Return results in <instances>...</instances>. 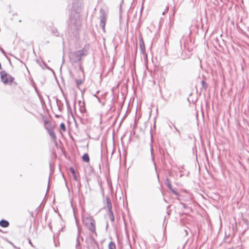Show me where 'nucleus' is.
Segmentation results:
<instances>
[{"instance_id": "20e7f679", "label": "nucleus", "mask_w": 249, "mask_h": 249, "mask_svg": "<svg viewBox=\"0 0 249 249\" xmlns=\"http://www.w3.org/2000/svg\"><path fill=\"white\" fill-rule=\"evenodd\" d=\"M0 77L2 82L5 85H11L14 80L13 77L7 74L5 71L0 72Z\"/></svg>"}, {"instance_id": "4468645a", "label": "nucleus", "mask_w": 249, "mask_h": 249, "mask_svg": "<svg viewBox=\"0 0 249 249\" xmlns=\"http://www.w3.org/2000/svg\"><path fill=\"white\" fill-rule=\"evenodd\" d=\"M70 171H71V174H72L74 179L75 180L77 181L78 180V179H77V177L76 175L75 170L74 169V168L73 167H71Z\"/></svg>"}, {"instance_id": "7c9ffc66", "label": "nucleus", "mask_w": 249, "mask_h": 249, "mask_svg": "<svg viewBox=\"0 0 249 249\" xmlns=\"http://www.w3.org/2000/svg\"><path fill=\"white\" fill-rule=\"evenodd\" d=\"M170 128H171V126L170 125H169Z\"/></svg>"}, {"instance_id": "f8f14e48", "label": "nucleus", "mask_w": 249, "mask_h": 249, "mask_svg": "<svg viewBox=\"0 0 249 249\" xmlns=\"http://www.w3.org/2000/svg\"><path fill=\"white\" fill-rule=\"evenodd\" d=\"M9 225V223L6 220H1L0 221V226L3 228L8 227Z\"/></svg>"}, {"instance_id": "6e6552de", "label": "nucleus", "mask_w": 249, "mask_h": 249, "mask_svg": "<svg viewBox=\"0 0 249 249\" xmlns=\"http://www.w3.org/2000/svg\"><path fill=\"white\" fill-rule=\"evenodd\" d=\"M78 235L76 239V244L75 248L76 249H80V238H81V240H83V237L80 236V230L78 228Z\"/></svg>"}, {"instance_id": "39448f33", "label": "nucleus", "mask_w": 249, "mask_h": 249, "mask_svg": "<svg viewBox=\"0 0 249 249\" xmlns=\"http://www.w3.org/2000/svg\"><path fill=\"white\" fill-rule=\"evenodd\" d=\"M106 13L104 9H101L100 10V26L104 32H105V25L106 22Z\"/></svg>"}, {"instance_id": "dca6fc26", "label": "nucleus", "mask_w": 249, "mask_h": 249, "mask_svg": "<svg viewBox=\"0 0 249 249\" xmlns=\"http://www.w3.org/2000/svg\"><path fill=\"white\" fill-rule=\"evenodd\" d=\"M109 216L110 220L112 222L114 221V217L113 215V213L112 211H110V212H109Z\"/></svg>"}, {"instance_id": "bb28decb", "label": "nucleus", "mask_w": 249, "mask_h": 249, "mask_svg": "<svg viewBox=\"0 0 249 249\" xmlns=\"http://www.w3.org/2000/svg\"><path fill=\"white\" fill-rule=\"evenodd\" d=\"M171 191H172V190H173V189L172 188V185L171 186V187L170 188H168Z\"/></svg>"}, {"instance_id": "2eb2a0df", "label": "nucleus", "mask_w": 249, "mask_h": 249, "mask_svg": "<svg viewBox=\"0 0 249 249\" xmlns=\"http://www.w3.org/2000/svg\"><path fill=\"white\" fill-rule=\"evenodd\" d=\"M108 249H116V245L113 242H110L108 244Z\"/></svg>"}, {"instance_id": "6ab92c4d", "label": "nucleus", "mask_w": 249, "mask_h": 249, "mask_svg": "<svg viewBox=\"0 0 249 249\" xmlns=\"http://www.w3.org/2000/svg\"><path fill=\"white\" fill-rule=\"evenodd\" d=\"M150 152H151V155L152 157V161H154V156H153V146L151 144L150 145Z\"/></svg>"}, {"instance_id": "a211bd4d", "label": "nucleus", "mask_w": 249, "mask_h": 249, "mask_svg": "<svg viewBox=\"0 0 249 249\" xmlns=\"http://www.w3.org/2000/svg\"><path fill=\"white\" fill-rule=\"evenodd\" d=\"M165 185H166V186L168 188H170L171 187V184L170 180L168 178H167L166 179L165 182Z\"/></svg>"}, {"instance_id": "0eeeda50", "label": "nucleus", "mask_w": 249, "mask_h": 249, "mask_svg": "<svg viewBox=\"0 0 249 249\" xmlns=\"http://www.w3.org/2000/svg\"><path fill=\"white\" fill-rule=\"evenodd\" d=\"M47 129L48 130V132L50 136H51L52 139L53 141L54 142H56V135L53 131V130L51 128H47Z\"/></svg>"}, {"instance_id": "5701e85b", "label": "nucleus", "mask_w": 249, "mask_h": 249, "mask_svg": "<svg viewBox=\"0 0 249 249\" xmlns=\"http://www.w3.org/2000/svg\"><path fill=\"white\" fill-rule=\"evenodd\" d=\"M172 193H173L174 195H176V196H178V192L177 191H176V190H174V189H173V190H172Z\"/></svg>"}, {"instance_id": "9b49d317", "label": "nucleus", "mask_w": 249, "mask_h": 249, "mask_svg": "<svg viewBox=\"0 0 249 249\" xmlns=\"http://www.w3.org/2000/svg\"><path fill=\"white\" fill-rule=\"evenodd\" d=\"M106 201H107V207L108 210V212H110V211H112V204H111L110 199L109 197H107L106 198Z\"/></svg>"}, {"instance_id": "9d476101", "label": "nucleus", "mask_w": 249, "mask_h": 249, "mask_svg": "<svg viewBox=\"0 0 249 249\" xmlns=\"http://www.w3.org/2000/svg\"><path fill=\"white\" fill-rule=\"evenodd\" d=\"M106 201H107V207L108 210V212H110V211H112V204H111L110 199L109 197H107L106 198Z\"/></svg>"}, {"instance_id": "c85d7f7f", "label": "nucleus", "mask_w": 249, "mask_h": 249, "mask_svg": "<svg viewBox=\"0 0 249 249\" xmlns=\"http://www.w3.org/2000/svg\"><path fill=\"white\" fill-rule=\"evenodd\" d=\"M154 166L156 167V164H155V163L154 162ZM155 168L156 169V168L155 167Z\"/></svg>"}, {"instance_id": "f257e3e1", "label": "nucleus", "mask_w": 249, "mask_h": 249, "mask_svg": "<svg viewBox=\"0 0 249 249\" xmlns=\"http://www.w3.org/2000/svg\"><path fill=\"white\" fill-rule=\"evenodd\" d=\"M80 25V16L78 12V9H77L74 13L72 12L71 13L69 26L71 30L74 32H76L78 30Z\"/></svg>"}, {"instance_id": "ddd939ff", "label": "nucleus", "mask_w": 249, "mask_h": 249, "mask_svg": "<svg viewBox=\"0 0 249 249\" xmlns=\"http://www.w3.org/2000/svg\"><path fill=\"white\" fill-rule=\"evenodd\" d=\"M82 160L84 161L89 162V158L87 153H85L82 156Z\"/></svg>"}, {"instance_id": "423d86ee", "label": "nucleus", "mask_w": 249, "mask_h": 249, "mask_svg": "<svg viewBox=\"0 0 249 249\" xmlns=\"http://www.w3.org/2000/svg\"><path fill=\"white\" fill-rule=\"evenodd\" d=\"M139 44L141 53L143 55V56L146 57L147 54L145 53L144 43L142 38H139Z\"/></svg>"}, {"instance_id": "393cba45", "label": "nucleus", "mask_w": 249, "mask_h": 249, "mask_svg": "<svg viewBox=\"0 0 249 249\" xmlns=\"http://www.w3.org/2000/svg\"><path fill=\"white\" fill-rule=\"evenodd\" d=\"M76 83L77 85H80L82 84V81L81 80H77L76 81Z\"/></svg>"}, {"instance_id": "1a4fd4ad", "label": "nucleus", "mask_w": 249, "mask_h": 249, "mask_svg": "<svg viewBox=\"0 0 249 249\" xmlns=\"http://www.w3.org/2000/svg\"><path fill=\"white\" fill-rule=\"evenodd\" d=\"M189 42H191L189 38H186L185 41L184 43V47L185 49H187L189 53H190L192 51L193 48L190 46Z\"/></svg>"}, {"instance_id": "cd10ccee", "label": "nucleus", "mask_w": 249, "mask_h": 249, "mask_svg": "<svg viewBox=\"0 0 249 249\" xmlns=\"http://www.w3.org/2000/svg\"><path fill=\"white\" fill-rule=\"evenodd\" d=\"M79 4L81 5V3H78L77 7H79Z\"/></svg>"}, {"instance_id": "2f4dec72", "label": "nucleus", "mask_w": 249, "mask_h": 249, "mask_svg": "<svg viewBox=\"0 0 249 249\" xmlns=\"http://www.w3.org/2000/svg\"><path fill=\"white\" fill-rule=\"evenodd\" d=\"M29 243H30L31 244H32L31 242L30 241H29Z\"/></svg>"}, {"instance_id": "b1692460", "label": "nucleus", "mask_w": 249, "mask_h": 249, "mask_svg": "<svg viewBox=\"0 0 249 249\" xmlns=\"http://www.w3.org/2000/svg\"><path fill=\"white\" fill-rule=\"evenodd\" d=\"M190 55H191V54H190V53H189V54H188L187 55V56H183V54H182L181 55V56H182V58H183V59H186V58H189V57H190Z\"/></svg>"}, {"instance_id": "f3484780", "label": "nucleus", "mask_w": 249, "mask_h": 249, "mask_svg": "<svg viewBox=\"0 0 249 249\" xmlns=\"http://www.w3.org/2000/svg\"><path fill=\"white\" fill-rule=\"evenodd\" d=\"M201 84H202V87L203 89H204L205 90L207 88V84L203 80H202L201 81Z\"/></svg>"}, {"instance_id": "c756f323", "label": "nucleus", "mask_w": 249, "mask_h": 249, "mask_svg": "<svg viewBox=\"0 0 249 249\" xmlns=\"http://www.w3.org/2000/svg\"><path fill=\"white\" fill-rule=\"evenodd\" d=\"M1 51H2L3 53H4V51H3L2 49H1Z\"/></svg>"}, {"instance_id": "aec40b11", "label": "nucleus", "mask_w": 249, "mask_h": 249, "mask_svg": "<svg viewBox=\"0 0 249 249\" xmlns=\"http://www.w3.org/2000/svg\"><path fill=\"white\" fill-rule=\"evenodd\" d=\"M60 127L63 131H66V126L64 123H61L60 125Z\"/></svg>"}, {"instance_id": "7ed1b4c3", "label": "nucleus", "mask_w": 249, "mask_h": 249, "mask_svg": "<svg viewBox=\"0 0 249 249\" xmlns=\"http://www.w3.org/2000/svg\"><path fill=\"white\" fill-rule=\"evenodd\" d=\"M87 55V51L84 49L71 52L69 53V58L71 63L79 62L83 56Z\"/></svg>"}, {"instance_id": "412c9836", "label": "nucleus", "mask_w": 249, "mask_h": 249, "mask_svg": "<svg viewBox=\"0 0 249 249\" xmlns=\"http://www.w3.org/2000/svg\"><path fill=\"white\" fill-rule=\"evenodd\" d=\"M52 33L56 36H59L58 31L56 29H53Z\"/></svg>"}, {"instance_id": "4be33fe9", "label": "nucleus", "mask_w": 249, "mask_h": 249, "mask_svg": "<svg viewBox=\"0 0 249 249\" xmlns=\"http://www.w3.org/2000/svg\"><path fill=\"white\" fill-rule=\"evenodd\" d=\"M173 126L174 128V129H175L176 131L178 133V135L180 136V131L178 130V129L176 126V125L175 124H173Z\"/></svg>"}, {"instance_id": "a878e982", "label": "nucleus", "mask_w": 249, "mask_h": 249, "mask_svg": "<svg viewBox=\"0 0 249 249\" xmlns=\"http://www.w3.org/2000/svg\"><path fill=\"white\" fill-rule=\"evenodd\" d=\"M75 5H76V3H72V7H73V9L75 8Z\"/></svg>"}, {"instance_id": "f03ea898", "label": "nucleus", "mask_w": 249, "mask_h": 249, "mask_svg": "<svg viewBox=\"0 0 249 249\" xmlns=\"http://www.w3.org/2000/svg\"><path fill=\"white\" fill-rule=\"evenodd\" d=\"M82 222L90 232L96 234L95 221L90 215H83Z\"/></svg>"}]
</instances>
